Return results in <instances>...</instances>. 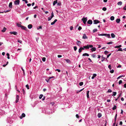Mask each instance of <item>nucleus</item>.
<instances>
[{"instance_id": "nucleus-29", "label": "nucleus", "mask_w": 126, "mask_h": 126, "mask_svg": "<svg viewBox=\"0 0 126 126\" xmlns=\"http://www.w3.org/2000/svg\"><path fill=\"white\" fill-rule=\"evenodd\" d=\"M101 116V113H99L98 114V118H100Z\"/></svg>"}, {"instance_id": "nucleus-21", "label": "nucleus", "mask_w": 126, "mask_h": 126, "mask_svg": "<svg viewBox=\"0 0 126 126\" xmlns=\"http://www.w3.org/2000/svg\"><path fill=\"white\" fill-rule=\"evenodd\" d=\"M6 28L5 27H4L3 29L1 30L2 32H5L6 31Z\"/></svg>"}, {"instance_id": "nucleus-5", "label": "nucleus", "mask_w": 126, "mask_h": 126, "mask_svg": "<svg viewBox=\"0 0 126 126\" xmlns=\"http://www.w3.org/2000/svg\"><path fill=\"white\" fill-rule=\"evenodd\" d=\"M10 34H13L14 35H16L17 34V32H10Z\"/></svg>"}, {"instance_id": "nucleus-56", "label": "nucleus", "mask_w": 126, "mask_h": 126, "mask_svg": "<svg viewBox=\"0 0 126 126\" xmlns=\"http://www.w3.org/2000/svg\"><path fill=\"white\" fill-rule=\"evenodd\" d=\"M121 93H121L119 94L118 96V97H117V99H118L119 98V97L121 95Z\"/></svg>"}, {"instance_id": "nucleus-9", "label": "nucleus", "mask_w": 126, "mask_h": 126, "mask_svg": "<svg viewBox=\"0 0 126 126\" xmlns=\"http://www.w3.org/2000/svg\"><path fill=\"white\" fill-rule=\"evenodd\" d=\"M88 24H91L92 23V21L91 20H89L87 22Z\"/></svg>"}, {"instance_id": "nucleus-64", "label": "nucleus", "mask_w": 126, "mask_h": 126, "mask_svg": "<svg viewBox=\"0 0 126 126\" xmlns=\"http://www.w3.org/2000/svg\"><path fill=\"white\" fill-rule=\"evenodd\" d=\"M57 21V19H55L54 20V21H53V22H54V23H55L56 21Z\"/></svg>"}, {"instance_id": "nucleus-50", "label": "nucleus", "mask_w": 126, "mask_h": 126, "mask_svg": "<svg viewBox=\"0 0 126 126\" xmlns=\"http://www.w3.org/2000/svg\"><path fill=\"white\" fill-rule=\"evenodd\" d=\"M122 80H120L119 82H118V83H119V84H121V83H122Z\"/></svg>"}, {"instance_id": "nucleus-8", "label": "nucleus", "mask_w": 126, "mask_h": 126, "mask_svg": "<svg viewBox=\"0 0 126 126\" xmlns=\"http://www.w3.org/2000/svg\"><path fill=\"white\" fill-rule=\"evenodd\" d=\"M25 114L24 113H23L22 114L21 116H20V118L21 119H22V118L23 117H25Z\"/></svg>"}, {"instance_id": "nucleus-36", "label": "nucleus", "mask_w": 126, "mask_h": 126, "mask_svg": "<svg viewBox=\"0 0 126 126\" xmlns=\"http://www.w3.org/2000/svg\"><path fill=\"white\" fill-rule=\"evenodd\" d=\"M123 51V50H122V48H119L118 49V50L117 51Z\"/></svg>"}, {"instance_id": "nucleus-52", "label": "nucleus", "mask_w": 126, "mask_h": 126, "mask_svg": "<svg viewBox=\"0 0 126 126\" xmlns=\"http://www.w3.org/2000/svg\"><path fill=\"white\" fill-rule=\"evenodd\" d=\"M82 50L81 49V48H79V52L80 53L81 52Z\"/></svg>"}, {"instance_id": "nucleus-30", "label": "nucleus", "mask_w": 126, "mask_h": 126, "mask_svg": "<svg viewBox=\"0 0 126 126\" xmlns=\"http://www.w3.org/2000/svg\"><path fill=\"white\" fill-rule=\"evenodd\" d=\"M84 48L86 49H88L89 48V47L88 45H87V46H84Z\"/></svg>"}, {"instance_id": "nucleus-43", "label": "nucleus", "mask_w": 126, "mask_h": 126, "mask_svg": "<svg viewBox=\"0 0 126 126\" xmlns=\"http://www.w3.org/2000/svg\"><path fill=\"white\" fill-rule=\"evenodd\" d=\"M114 72V70L113 69H112V70H110V72L111 73H113Z\"/></svg>"}, {"instance_id": "nucleus-2", "label": "nucleus", "mask_w": 126, "mask_h": 126, "mask_svg": "<svg viewBox=\"0 0 126 126\" xmlns=\"http://www.w3.org/2000/svg\"><path fill=\"white\" fill-rule=\"evenodd\" d=\"M54 15L53 12H52L51 13V16L50 17H48V20L49 21L51 19L54 17Z\"/></svg>"}, {"instance_id": "nucleus-7", "label": "nucleus", "mask_w": 126, "mask_h": 126, "mask_svg": "<svg viewBox=\"0 0 126 126\" xmlns=\"http://www.w3.org/2000/svg\"><path fill=\"white\" fill-rule=\"evenodd\" d=\"M19 100V96L18 95H17L16 96V102L17 103Z\"/></svg>"}, {"instance_id": "nucleus-23", "label": "nucleus", "mask_w": 126, "mask_h": 126, "mask_svg": "<svg viewBox=\"0 0 126 126\" xmlns=\"http://www.w3.org/2000/svg\"><path fill=\"white\" fill-rule=\"evenodd\" d=\"M117 116V114H116L115 115V118H114V122H116Z\"/></svg>"}, {"instance_id": "nucleus-1", "label": "nucleus", "mask_w": 126, "mask_h": 126, "mask_svg": "<svg viewBox=\"0 0 126 126\" xmlns=\"http://www.w3.org/2000/svg\"><path fill=\"white\" fill-rule=\"evenodd\" d=\"M87 17H83L82 18V19L81 20L83 22V23L85 24L86 23V21L87 20Z\"/></svg>"}, {"instance_id": "nucleus-57", "label": "nucleus", "mask_w": 126, "mask_h": 126, "mask_svg": "<svg viewBox=\"0 0 126 126\" xmlns=\"http://www.w3.org/2000/svg\"><path fill=\"white\" fill-rule=\"evenodd\" d=\"M76 117L77 118H79V115H78V114H76Z\"/></svg>"}, {"instance_id": "nucleus-22", "label": "nucleus", "mask_w": 126, "mask_h": 126, "mask_svg": "<svg viewBox=\"0 0 126 126\" xmlns=\"http://www.w3.org/2000/svg\"><path fill=\"white\" fill-rule=\"evenodd\" d=\"M65 61L67 63H70L71 61L69 59H65Z\"/></svg>"}, {"instance_id": "nucleus-37", "label": "nucleus", "mask_w": 126, "mask_h": 126, "mask_svg": "<svg viewBox=\"0 0 126 126\" xmlns=\"http://www.w3.org/2000/svg\"><path fill=\"white\" fill-rule=\"evenodd\" d=\"M106 35V34H99L98 35L99 36H104Z\"/></svg>"}, {"instance_id": "nucleus-18", "label": "nucleus", "mask_w": 126, "mask_h": 126, "mask_svg": "<svg viewBox=\"0 0 126 126\" xmlns=\"http://www.w3.org/2000/svg\"><path fill=\"white\" fill-rule=\"evenodd\" d=\"M120 21V18H117L116 19V22L117 23H119Z\"/></svg>"}, {"instance_id": "nucleus-25", "label": "nucleus", "mask_w": 126, "mask_h": 126, "mask_svg": "<svg viewBox=\"0 0 126 126\" xmlns=\"http://www.w3.org/2000/svg\"><path fill=\"white\" fill-rule=\"evenodd\" d=\"M111 36L112 38H114L115 37V35L113 33H111Z\"/></svg>"}, {"instance_id": "nucleus-24", "label": "nucleus", "mask_w": 126, "mask_h": 126, "mask_svg": "<svg viewBox=\"0 0 126 126\" xmlns=\"http://www.w3.org/2000/svg\"><path fill=\"white\" fill-rule=\"evenodd\" d=\"M114 19V17L113 16H111L110 17V19L111 20H113Z\"/></svg>"}, {"instance_id": "nucleus-58", "label": "nucleus", "mask_w": 126, "mask_h": 126, "mask_svg": "<svg viewBox=\"0 0 126 126\" xmlns=\"http://www.w3.org/2000/svg\"><path fill=\"white\" fill-rule=\"evenodd\" d=\"M50 103L52 105H53L54 104V103L53 102H50Z\"/></svg>"}, {"instance_id": "nucleus-17", "label": "nucleus", "mask_w": 126, "mask_h": 126, "mask_svg": "<svg viewBox=\"0 0 126 126\" xmlns=\"http://www.w3.org/2000/svg\"><path fill=\"white\" fill-rule=\"evenodd\" d=\"M96 48L95 47H92L91 49V50L92 51H94L96 50Z\"/></svg>"}, {"instance_id": "nucleus-12", "label": "nucleus", "mask_w": 126, "mask_h": 126, "mask_svg": "<svg viewBox=\"0 0 126 126\" xmlns=\"http://www.w3.org/2000/svg\"><path fill=\"white\" fill-rule=\"evenodd\" d=\"M106 59V58L104 57L103 55L102 56H101V61H103Z\"/></svg>"}, {"instance_id": "nucleus-16", "label": "nucleus", "mask_w": 126, "mask_h": 126, "mask_svg": "<svg viewBox=\"0 0 126 126\" xmlns=\"http://www.w3.org/2000/svg\"><path fill=\"white\" fill-rule=\"evenodd\" d=\"M58 1L57 0H56L53 1V5L54 6L56 3H57Z\"/></svg>"}, {"instance_id": "nucleus-45", "label": "nucleus", "mask_w": 126, "mask_h": 126, "mask_svg": "<svg viewBox=\"0 0 126 126\" xmlns=\"http://www.w3.org/2000/svg\"><path fill=\"white\" fill-rule=\"evenodd\" d=\"M74 49L75 51H76L77 49V47L76 46H74Z\"/></svg>"}, {"instance_id": "nucleus-15", "label": "nucleus", "mask_w": 126, "mask_h": 126, "mask_svg": "<svg viewBox=\"0 0 126 126\" xmlns=\"http://www.w3.org/2000/svg\"><path fill=\"white\" fill-rule=\"evenodd\" d=\"M89 91H87V98H89Z\"/></svg>"}, {"instance_id": "nucleus-39", "label": "nucleus", "mask_w": 126, "mask_h": 126, "mask_svg": "<svg viewBox=\"0 0 126 126\" xmlns=\"http://www.w3.org/2000/svg\"><path fill=\"white\" fill-rule=\"evenodd\" d=\"M102 9L103 11H105L106 10L107 8L105 7H104L102 8Z\"/></svg>"}, {"instance_id": "nucleus-14", "label": "nucleus", "mask_w": 126, "mask_h": 126, "mask_svg": "<svg viewBox=\"0 0 126 126\" xmlns=\"http://www.w3.org/2000/svg\"><path fill=\"white\" fill-rule=\"evenodd\" d=\"M32 27V24H29L28 25V28L29 29H31Z\"/></svg>"}, {"instance_id": "nucleus-40", "label": "nucleus", "mask_w": 126, "mask_h": 126, "mask_svg": "<svg viewBox=\"0 0 126 126\" xmlns=\"http://www.w3.org/2000/svg\"><path fill=\"white\" fill-rule=\"evenodd\" d=\"M43 96V95L42 94H40L39 97V99H41L42 97Z\"/></svg>"}, {"instance_id": "nucleus-60", "label": "nucleus", "mask_w": 126, "mask_h": 126, "mask_svg": "<svg viewBox=\"0 0 126 126\" xmlns=\"http://www.w3.org/2000/svg\"><path fill=\"white\" fill-rule=\"evenodd\" d=\"M73 28V27L72 26H71L70 27V29L71 30H72Z\"/></svg>"}, {"instance_id": "nucleus-48", "label": "nucleus", "mask_w": 126, "mask_h": 126, "mask_svg": "<svg viewBox=\"0 0 126 126\" xmlns=\"http://www.w3.org/2000/svg\"><path fill=\"white\" fill-rule=\"evenodd\" d=\"M110 70L111 69V66L110 64L109 65L108 67Z\"/></svg>"}, {"instance_id": "nucleus-19", "label": "nucleus", "mask_w": 126, "mask_h": 126, "mask_svg": "<svg viewBox=\"0 0 126 126\" xmlns=\"http://www.w3.org/2000/svg\"><path fill=\"white\" fill-rule=\"evenodd\" d=\"M9 7L10 8H12V2H11L9 4Z\"/></svg>"}, {"instance_id": "nucleus-3", "label": "nucleus", "mask_w": 126, "mask_h": 126, "mask_svg": "<svg viewBox=\"0 0 126 126\" xmlns=\"http://www.w3.org/2000/svg\"><path fill=\"white\" fill-rule=\"evenodd\" d=\"M20 1L19 0H15L14 1V4L15 5H19V4Z\"/></svg>"}, {"instance_id": "nucleus-28", "label": "nucleus", "mask_w": 126, "mask_h": 126, "mask_svg": "<svg viewBox=\"0 0 126 126\" xmlns=\"http://www.w3.org/2000/svg\"><path fill=\"white\" fill-rule=\"evenodd\" d=\"M105 36L107 37L108 38H110V34H106V35Z\"/></svg>"}, {"instance_id": "nucleus-26", "label": "nucleus", "mask_w": 126, "mask_h": 126, "mask_svg": "<svg viewBox=\"0 0 126 126\" xmlns=\"http://www.w3.org/2000/svg\"><path fill=\"white\" fill-rule=\"evenodd\" d=\"M122 47V45H120L118 46H115L114 47L115 48H119L120 47Z\"/></svg>"}, {"instance_id": "nucleus-33", "label": "nucleus", "mask_w": 126, "mask_h": 126, "mask_svg": "<svg viewBox=\"0 0 126 126\" xmlns=\"http://www.w3.org/2000/svg\"><path fill=\"white\" fill-rule=\"evenodd\" d=\"M116 105H115L114 106L113 108H112L113 110H114L116 109Z\"/></svg>"}, {"instance_id": "nucleus-62", "label": "nucleus", "mask_w": 126, "mask_h": 126, "mask_svg": "<svg viewBox=\"0 0 126 126\" xmlns=\"http://www.w3.org/2000/svg\"><path fill=\"white\" fill-rule=\"evenodd\" d=\"M55 70L57 71L58 72H60L61 71L59 69H56Z\"/></svg>"}, {"instance_id": "nucleus-31", "label": "nucleus", "mask_w": 126, "mask_h": 126, "mask_svg": "<svg viewBox=\"0 0 126 126\" xmlns=\"http://www.w3.org/2000/svg\"><path fill=\"white\" fill-rule=\"evenodd\" d=\"M16 25L17 26H18V27H21V25L17 23L16 24Z\"/></svg>"}, {"instance_id": "nucleus-38", "label": "nucleus", "mask_w": 126, "mask_h": 126, "mask_svg": "<svg viewBox=\"0 0 126 126\" xmlns=\"http://www.w3.org/2000/svg\"><path fill=\"white\" fill-rule=\"evenodd\" d=\"M46 58L45 57H43L42 58V60L43 62H45L46 61Z\"/></svg>"}, {"instance_id": "nucleus-34", "label": "nucleus", "mask_w": 126, "mask_h": 126, "mask_svg": "<svg viewBox=\"0 0 126 126\" xmlns=\"http://www.w3.org/2000/svg\"><path fill=\"white\" fill-rule=\"evenodd\" d=\"M113 94L112 95V96H115L116 94V92H113Z\"/></svg>"}, {"instance_id": "nucleus-44", "label": "nucleus", "mask_w": 126, "mask_h": 126, "mask_svg": "<svg viewBox=\"0 0 126 126\" xmlns=\"http://www.w3.org/2000/svg\"><path fill=\"white\" fill-rule=\"evenodd\" d=\"M42 29V27L41 26H40L39 27H38L37 29L38 30H39V29Z\"/></svg>"}, {"instance_id": "nucleus-47", "label": "nucleus", "mask_w": 126, "mask_h": 126, "mask_svg": "<svg viewBox=\"0 0 126 126\" xmlns=\"http://www.w3.org/2000/svg\"><path fill=\"white\" fill-rule=\"evenodd\" d=\"M112 92V91L110 89H109L108 90V91L107 92V93H110Z\"/></svg>"}, {"instance_id": "nucleus-10", "label": "nucleus", "mask_w": 126, "mask_h": 126, "mask_svg": "<svg viewBox=\"0 0 126 126\" xmlns=\"http://www.w3.org/2000/svg\"><path fill=\"white\" fill-rule=\"evenodd\" d=\"M77 44L79 46L81 44V42L77 40Z\"/></svg>"}, {"instance_id": "nucleus-55", "label": "nucleus", "mask_w": 126, "mask_h": 126, "mask_svg": "<svg viewBox=\"0 0 126 126\" xmlns=\"http://www.w3.org/2000/svg\"><path fill=\"white\" fill-rule=\"evenodd\" d=\"M81 29H82V28L81 27H80V26L79 27V28L78 29V30H81Z\"/></svg>"}, {"instance_id": "nucleus-27", "label": "nucleus", "mask_w": 126, "mask_h": 126, "mask_svg": "<svg viewBox=\"0 0 126 126\" xmlns=\"http://www.w3.org/2000/svg\"><path fill=\"white\" fill-rule=\"evenodd\" d=\"M122 2L121 1H120L118 2L117 3V4L118 5H121L122 4Z\"/></svg>"}, {"instance_id": "nucleus-6", "label": "nucleus", "mask_w": 126, "mask_h": 126, "mask_svg": "<svg viewBox=\"0 0 126 126\" xmlns=\"http://www.w3.org/2000/svg\"><path fill=\"white\" fill-rule=\"evenodd\" d=\"M21 28L22 29L24 30L25 31H27V30L26 27L24 26L21 25Z\"/></svg>"}, {"instance_id": "nucleus-54", "label": "nucleus", "mask_w": 126, "mask_h": 126, "mask_svg": "<svg viewBox=\"0 0 126 126\" xmlns=\"http://www.w3.org/2000/svg\"><path fill=\"white\" fill-rule=\"evenodd\" d=\"M88 46L89 47H89L92 48L93 47V46L92 45H88Z\"/></svg>"}, {"instance_id": "nucleus-41", "label": "nucleus", "mask_w": 126, "mask_h": 126, "mask_svg": "<svg viewBox=\"0 0 126 126\" xmlns=\"http://www.w3.org/2000/svg\"><path fill=\"white\" fill-rule=\"evenodd\" d=\"M83 84V82H80L79 83V85L80 86H81Z\"/></svg>"}, {"instance_id": "nucleus-51", "label": "nucleus", "mask_w": 126, "mask_h": 126, "mask_svg": "<svg viewBox=\"0 0 126 126\" xmlns=\"http://www.w3.org/2000/svg\"><path fill=\"white\" fill-rule=\"evenodd\" d=\"M97 30L96 29H94L93 30V32H97Z\"/></svg>"}, {"instance_id": "nucleus-53", "label": "nucleus", "mask_w": 126, "mask_h": 126, "mask_svg": "<svg viewBox=\"0 0 126 126\" xmlns=\"http://www.w3.org/2000/svg\"><path fill=\"white\" fill-rule=\"evenodd\" d=\"M113 43L112 42H108L107 43V44H111Z\"/></svg>"}, {"instance_id": "nucleus-32", "label": "nucleus", "mask_w": 126, "mask_h": 126, "mask_svg": "<svg viewBox=\"0 0 126 126\" xmlns=\"http://www.w3.org/2000/svg\"><path fill=\"white\" fill-rule=\"evenodd\" d=\"M57 5L58 6H60L61 5V2L59 1L58 3L57 2Z\"/></svg>"}, {"instance_id": "nucleus-61", "label": "nucleus", "mask_w": 126, "mask_h": 126, "mask_svg": "<svg viewBox=\"0 0 126 126\" xmlns=\"http://www.w3.org/2000/svg\"><path fill=\"white\" fill-rule=\"evenodd\" d=\"M31 4L30 3L28 4H27V6H31Z\"/></svg>"}, {"instance_id": "nucleus-46", "label": "nucleus", "mask_w": 126, "mask_h": 126, "mask_svg": "<svg viewBox=\"0 0 126 126\" xmlns=\"http://www.w3.org/2000/svg\"><path fill=\"white\" fill-rule=\"evenodd\" d=\"M26 87L28 89H29V85L28 84H27L26 85Z\"/></svg>"}, {"instance_id": "nucleus-4", "label": "nucleus", "mask_w": 126, "mask_h": 126, "mask_svg": "<svg viewBox=\"0 0 126 126\" xmlns=\"http://www.w3.org/2000/svg\"><path fill=\"white\" fill-rule=\"evenodd\" d=\"M94 24H97L100 22L99 21L97 20H94Z\"/></svg>"}, {"instance_id": "nucleus-42", "label": "nucleus", "mask_w": 126, "mask_h": 126, "mask_svg": "<svg viewBox=\"0 0 126 126\" xmlns=\"http://www.w3.org/2000/svg\"><path fill=\"white\" fill-rule=\"evenodd\" d=\"M109 53V52L107 51H104V53L105 55Z\"/></svg>"}, {"instance_id": "nucleus-59", "label": "nucleus", "mask_w": 126, "mask_h": 126, "mask_svg": "<svg viewBox=\"0 0 126 126\" xmlns=\"http://www.w3.org/2000/svg\"><path fill=\"white\" fill-rule=\"evenodd\" d=\"M111 53H110V54H109L108 55H107V58H108L111 55Z\"/></svg>"}, {"instance_id": "nucleus-20", "label": "nucleus", "mask_w": 126, "mask_h": 126, "mask_svg": "<svg viewBox=\"0 0 126 126\" xmlns=\"http://www.w3.org/2000/svg\"><path fill=\"white\" fill-rule=\"evenodd\" d=\"M96 76V74H94L93 75V76L92 77V79H93Z\"/></svg>"}, {"instance_id": "nucleus-35", "label": "nucleus", "mask_w": 126, "mask_h": 126, "mask_svg": "<svg viewBox=\"0 0 126 126\" xmlns=\"http://www.w3.org/2000/svg\"><path fill=\"white\" fill-rule=\"evenodd\" d=\"M95 55H96L95 54H92L91 55V56L93 58H94L95 57Z\"/></svg>"}, {"instance_id": "nucleus-49", "label": "nucleus", "mask_w": 126, "mask_h": 126, "mask_svg": "<svg viewBox=\"0 0 126 126\" xmlns=\"http://www.w3.org/2000/svg\"><path fill=\"white\" fill-rule=\"evenodd\" d=\"M17 42H18L20 43H22V41L21 40H18Z\"/></svg>"}, {"instance_id": "nucleus-13", "label": "nucleus", "mask_w": 126, "mask_h": 126, "mask_svg": "<svg viewBox=\"0 0 126 126\" xmlns=\"http://www.w3.org/2000/svg\"><path fill=\"white\" fill-rule=\"evenodd\" d=\"M82 56H89V55L86 53H84L82 55Z\"/></svg>"}, {"instance_id": "nucleus-63", "label": "nucleus", "mask_w": 126, "mask_h": 126, "mask_svg": "<svg viewBox=\"0 0 126 126\" xmlns=\"http://www.w3.org/2000/svg\"><path fill=\"white\" fill-rule=\"evenodd\" d=\"M62 57V56L61 55H58V57L59 58H61Z\"/></svg>"}, {"instance_id": "nucleus-11", "label": "nucleus", "mask_w": 126, "mask_h": 126, "mask_svg": "<svg viewBox=\"0 0 126 126\" xmlns=\"http://www.w3.org/2000/svg\"><path fill=\"white\" fill-rule=\"evenodd\" d=\"M82 38L83 39L88 38V37L85 34H83V36L82 37Z\"/></svg>"}]
</instances>
